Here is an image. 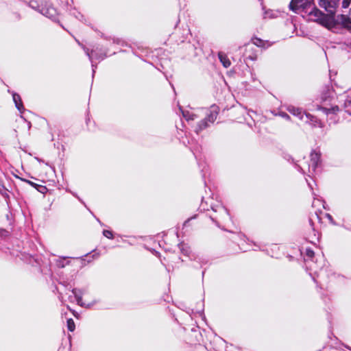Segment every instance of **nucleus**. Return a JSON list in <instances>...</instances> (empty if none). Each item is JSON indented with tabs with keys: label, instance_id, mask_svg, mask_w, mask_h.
<instances>
[{
	"label": "nucleus",
	"instance_id": "nucleus-1",
	"mask_svg": "<svg viewBox=\"0 0 351 351\" xmlns=\"http://www.w3.org/2000/svg\"><path fill=\"white\" fill-rule=\"evenodd\" d=\"M321 8L325 9L328 14H325L317 8H313L309 12L312 20L317 22L329 29L337 27V17L335 18V13L339 4L340 0H318Z\"/></svg>",
	"mask_w": 351,
	"mask_h": 351
},
{
	"label": "nucleus",
	"instance_id": "nucleus-2",
	"mask_svg": "<svg viewBox=\"0 0 351 351\" xmlns=\"http://www.w3.org/2000/svg\"><path fill=\"white\" fill-rule=\"evenodd\" d=\"M205 203L202 201L201 206L204 210H209V208L213 211L214 215H210V217L217 225L219 221H224L229 219V213L228 210L219 202H214L213 198H208Z\"/></svg>",
	"mask_w": 351,
	"mask_h": 351
},
{
	"label": "nucleus",
	"instance_id": "nucleus-3",
	"mask_svg": "<svg viewBox=\"0 0 351 351\" xmlns=\"http://www.w3.org/2000/svg\"><path fill=\"white\" fill-rule=\"evenodd\" d=\"M218 113L219 107L215 105L212 106L206 117L198 123L195 130L196 133L198 134L200 131L208 127L210 123H214L217 117Z\"/></svg>",
	"mask_w": 351,
	"mask_h": 351
},
{
	"label": "nucleus",
	"instance_id": "nucleus-4",
	"mask_svg": "<svg viewBox=\"0 0 351 351\" xmlns=\"http://www.w3.org/2000/svg\"><path fill=\"white\" fill-rule=\"evenodd\" d=\"M76 41L82 47L86 55L88 57L90 61L92 62L93 73L94 74L95 72L96 66L93 64V59L97 60H102L106 57V53H103L101 51V49H99L98 47L90 51L89 49L82 45L78 40H76Z\"/></svg>",
	"mask_w": 351,
	"mask_h": 351
},
{
	"label": "nucleus",
	"instance_id": "nucleus-5",
	"mask_svg": "<svg viewBox=\"0 0 351 351\" xmlns=\"http://www.w3.org/2000/svg\"><path fill=\"white\" fill-rule=\"evenodd\" d=\"M287 110L291 114L295 117H298L301 120H304V118L305 117L306 120L304 121L306 122H317L316 117H315L314 116L311 115L309 113H306L302 111L301 108H296L295 106H289L288 107Z\"/></svg>",
	"mask_w": 351,
	"mask_h": 351
},
{
	"label": "nucleus",
	"instance_id": "nucleus-6",
	"mask_svg": "<svg viewBox=\"0 0 351 351\" xmlns=\"http://www.w3.org/2000/svg\"><path fill=\"white\" fill-rule=\"evenodd\" d=\"M320 157V153L316 151H313L311 153L310 163L308 165V173L313 174L315 172L316 169L319 167L321 162Z\"/></svg>",
	"mask_w": 351,
	"mask_h": 351
},
{
	"label": "nucleus",
	"instance_id": "nucleus-7",
	"mask_svg": "<svg viewBox=\"0 0 351 351\" xmlns=\"http://www.w3.org/2000/svg\"><path fill=\"white\" fill-rule=\"evenodd\" d=\"M308 0H292L289 3V8L295 13H298L300 9L304 10Z\"/></svg>",
	"mask_w": 351,
	"mask_h": 351
},
{
	"label": "nucleus",
	"instance_id": "nucleus-8",
	"mask_svg": "<svg viewBox=\"0 0 351 351\" xmlns=\"http://www.w3.org/2000/svg\"><path fill=\"white\" fill-rule=\"evenodd\" d=\"M84 289L75 288L72 289V293L76 300V302L80 306H86L85 304L82 301V295L84 293Z\"/></svg>",
	"mask_w": 351,
	"mask_h": 351
},
{
	"label": "nucleus",
	"instance_id": "nucleus-9",
	"mask_svg": "<svg viewBox=\"0 0 351 351\" xmlns=\"http://www.w3.org/2000/svg\"><path fill=\"white\" fill-rule=\"evenodd\" d=\"M12 95L16 108L21 113H22L24 111L25 108L23 107L21 96L19 94L14 92H12Z\"/></svg>",
	"mask_w": 351,
	"mask_h": 351
},
{
	"label": "nucleus",
	"instance_id": "nucleus-10",
	"mask_svg": "<svg viewBox=\"0 0 351 351\" xmlns=\"http://www.w3.org/2000/svg\"><path fill=\"white\" fill-rule=\"evenodd\" d=\"M39 12L44 16H46L48 18H51L54 16L56 13V10L52 7L48 8H42L39 10Z\"/></svg>",
	"mask_w": 351,
	"mask_h": 351
},
{
	"label": "nucleus",
	"instance_id": "nucleus-11",
	"mask_svg": "<svg viewBox=\"0 0 351 351\" xmlns=\"http://www.w3.org/2000/svg\"><path fill=\"white\" fill-rule=\"evenodd\" d=\"M218 56L220 62L222 63L225 68H228L230 66L231 62L225 53L223 52H219Z\"/></svg>",
	"mask_w": 351,
	"mask_h": 351
},
{
	"label": "nucleus",
	"instance_id": "nucleus-12",
	"mask_svg": "<svg viewBox=\"0 0 351 351\" xmlns=\"http://www.w3.org/2000/svg\"><path fill=\"white\" fill-rule=\"evenodd\" d=\"M180 110L182 112V116L186 119V120H194L195 115L188 110H183L181 107H180Z\"/></svg>",
	"mask_w": 351,
	"mask_h": 351
},
{
	"label": "nucleus",
	"instance_id": "nucleus-13",
	"mask_svg": "<svg viewBox=\"0 0 351 351\" xmlns=\"http://www.w3.org/2000/svg\"><path fill=\"white\" fill-rule=\"evenodd\" d=\"M179 248L183 254L189 256L190 250L187 245L184 243H181L179 245Z\"/></svg>",
	"mask_w": 351,
	"mask_h": 351
},
{
	"label": "nucleus",
	"instance_id": "nucleus-14",
	"mask_svg": "<svg viewBox=\"0 0 351 351\" xmlns=\"http://www.w3.org/2000/svg\"><path fill=\"white\" fill-rule=\"evenodd\" d=\"M321 109L326 115H328L330 114H335L337 111H338L339 107L335 106L331 108H322Z\"/></svg>",
	"mask_w": 351,
	"mask_h": 351
},
{
	"label": "nucleus",
	"instance_id": "nucleus-15",
	"mask_svg": "<svg viewBox=\"0 0 351 351\" xmlns=\"http://www.w3.org/2000/svg\"><path fill=\"white\" fill-rule=\"evenodd\" d=\"M252 42L257 47H265V41L260 38H252Z\"/></svg>",
	"mask_w": 351,
	"mask_h": 351
},
{
	"label": "nucleus",
	"instance_id": "nucleus-16",
	"mask_svg": "<svg viewBox=\"0 0 351 351\" xmlns=\"http://www.w3.org/2000/svg\"><path fill=\"white\" fill-rule=\"evenodd\" d=\"M67 328L69 331L73 332L75 328V322L73 319L70 318L67 319Z\"/></svg>",
	"mask_w": 351,
	"mask_h": 351
},
{
	"label": "nucleus",
	"instance_id": "nucleus-17",
	"mask_svg": "<svg viewBox=\"0 0 351 351\" xmlns=\"http://www.w3.org/2000/svg\"><path fill=\"white\" fill-rule=\"evenodd\" d=\"M103 235L108 239H113V234H112V232L110 230H104L103 231Z\"/></svg>",
	"mask_w": 351,
	"mask_h": 351
},
{
	"label": "nucleus",
	"instance_id": "nucleus-18",
	"mask_svg": "<svg viewBox=\"0 0 351 351\" xmlns=\"http://www.w3.org/2000/svg\"><path fill=\"white\" fill-rule=\"evenodd\" d=\"M263 17L265 19H267V18L271 19V18L275 17V14L273 13V11H271V10L265 11L264 12Z\"/></svg>",
	"mask_w": 351,
	"mask_h": 351
},
{
	"label": "nucleus",
	"instance_id": "nucleus-19",
	"mask_svg": "<svg viewBox=\"0 0 351 351\" xmlns=\"http://www.w3.org/2000/svg\"><path fill=\"white\" fill-rule=\"evenodd\" d=\"M64 261H65V258H59L56 261V264L58 265V267H64L65 266V264H64Z\"/></svg>",
	"mask_w": 351,
	"mask_h": 351
},
{
	"label": "nucleus",
	"instance_id": "nucleus-20",
	"mask_svg": "<svg viewBox=\"0 0 351 351\" xmlns=\"http://www.w3.org/2000/svg\"><path fill=\"white\" fill-rule=\"evenodd\" d=\"M306 256L310 258H312L314 256V252L311 249H306Z\"/></svg>",
	"mask_w": 351,
	"mask_h": 351
},
{
	"label": "nucleus",
	"instance_id": "nucleus-21",
	"mask_svg": "<svg viewBox=\"0 0 351 351\" xmlns=\"http://www.w3.org/2000/svg\"><path fill=\"white\" fill-rule=\"evenodd\" d=\"M280 116L286 119H289L290 117L289 114H287L286 112H281Z\"/></svg>",
	"mask_w": 351,
	"mask_h": 351
},
{
	"label": "nucleus",
	"instance_id": "nucleus-22",
	"mask_svg": "<svg viewBox=\"0 0 351 351\" xmlns=\"http://www.w3.org/2000/svg\"><path fill=\"white\" fill-rule=\"evenodd\" d=\"M306 182H307V184H308V185L309 188H310L311 190H313V185H312V184L311 183V182H310L307 178H306Z\"/></svg>",
	"mask_w": 351,
	"mask_h": 351
},
{
	"label": "nucleus",
	"instance_id": "nucleus-23",
	"mask_svg": "<svg viewBox=\"0 0 351 351\" xmlns=\"http://www.w3.org/2000/svg\"><path fill=\"white\" fill-rule=\"evenodd\" d=\"M113 43H114L119 44L120 40L119 39H117V38H113Z\"/></svg>",
	"mask_w": 351,
	"mask_h": 351
},
{
	"label": "nucleus",
	"instance_id": "nucleus-24",
	"mask_svg": "<svg viewBox=\"0 0 351 351\" xmlns=\"http://www.w3.org/2000/svg\"><path fill=\"white\" fill-rule=\"evenodd\" d=\"M27 182H28L29 184H30L31 185L34 186L35 185V184L31 181H29V180H25Z\"/></svg>",
	"mask_w": 351,
	"mask_h": 351
},
{
	"label": "nucleus",
	"instance_id": "nucleus-25",
	"mask_svg": "<svg viewBox=\"0 0 351 351\" xmlns=\"http://www.w3.org/2000/svg\"><path fill=\"white\" fill-rule=\"evenodd\" d=\"M311 175H312V174H311V173H308V177H310V178H311V180H313V178H311Z\"/></svg>",
	"mask_w": 351,
	"mask_h": 351
},
{
	"label": "nucleus",
	"instance_id": "nucleus-26",
	"mask_svg": "<svg viewBox=\"0 0 351 351\" xmlns=\"http://www.w3.org/2000/svg\"><path fill=\"white\" fill-rule=\"evenodd\" d=\"M311 175H312V174H311V173H308V177H310V178H311V180H313V178H311Z\"/></svg>",
	"mask_w": 351,
	"mask_h": 351
},
{
	"label": "nucleus",
	"instance_id": "nucleus-27",
	"mask_svg": "<svg viewBox=\"0 0 351 351\" xmlns=\"http://www.w3.org/2000/svg\"><path fill=\"white\" fill-rule=\"evenodd\" d=\"M300 170H301L303 173H304V172H305V171H304V170L302 167H300Z\"/></svg>",
	"mask_w": 351,
	"mask_h": 351
},
{
	"label": "nucleus",
	"instance_id": "nucleus-28",
	"mask_svg": "<svg viewBox=\"0 0 351 351\" xmlns=\"http://www.w3.org/2000/svg\"><path fill=\"white\" fill-rule=\"evenodd\" d=\"M327 215H328V219H331L332 218L331 216L329 214Z\"/></svg>",
	"mask_w": 351,
	"mask_h": 351
},
{
	"label": "nucleus",
	"instance_id": "nucleus-29",
	"mask_svg": "<svg viewBox=\"0 0 351 351\" xmlns=\"http://www.w3.org/2000/svg\"><path fill=\"white\" fill-rule=\"evenodd\" d=\"M77 198L79 199L80 202H81L82 203H83V204H84V202H82V199H80L78 197H77Z\"/></svg>",
	"mask_w": 351,
	"mask_h": 351
},
{
	"label": "nucleus",
	"instance_id": "nucleus-30",
	"mask_svg": "<svg viewBox=\"0 0 351 351\" xmlns=\"http://www.w3.org/2000/svg\"><path fill=\"white\" fill-rule=\"evenodd\" d=\"M30 6L32 8H34V6L31 3L30 4Z\"/></svg>",
	"mask_w": 351,
	"mask_h": 351
},
{
	"label": "nucleus",
	"instance_id": "nucleus-31",
	"mask_svg": "<svg viewBox=\"0 0 351 351\" xmlns=\"http://www.w3.org/2000/svg\"><path fill=\"white\" fill-rule=\"evenodd\" d=\"M350 104H351V101H350Z\"/></svg>",
	"mask_w": 351,
	"mask_h": 351
}]
</instances>
